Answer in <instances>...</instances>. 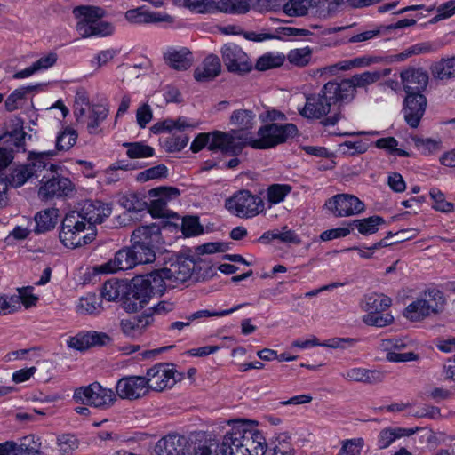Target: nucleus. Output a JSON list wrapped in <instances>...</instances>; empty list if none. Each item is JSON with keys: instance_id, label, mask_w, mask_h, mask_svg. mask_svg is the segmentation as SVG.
Segmentation results:
<instances>
[{"instance_id": "nucleus-1", "label": "nucleus", "mask_w": 455, "mask_h": 455, "mask_svg": "<svg viewBox=\"0 0 455 455\" xmlns=\"http://www.w3.org/2000/svg\"><path fill=\"white\" fill-rule=\"evenodd\" d=\"M226 455H264L265 439L251 423L238 420L233 423L223 437Z\"/></svg>"}, {"instance_id": "nucleus-2", "label": "nucleus", "mask_w": 455, "mask_h": 455, "mask_svg": "<svg viewBox=\"0 0 455 455\" xmlns=\"http://www.w3.org/2000/svg\"><path fill=\"white\" fill-rule=\"evenodd\" d=\"M132 290L124 302L127 311L140 310L155 295H162L169 288L163 269H157L132 279Z\"/></svg>"}, {"instance_id": "nucleus-3", "label": "nucleus", "mask_w": 455, "mask_h": 455, "mask_svg": "<svg viewBox=\"0 0 455 455\" xmlns=\"http://www.w3.org/2000/svg\"><path fill=\"white\" fill-rule=\"evenodd\" d=\"M156 259V249L132 243L130 247L119 250L113 259L101 266L105 273L127 270L140 264L152 263Z\"/></svg>"}, {"instance_id": "nucleus-4", "label": "nucleus", "mask_w": 455, "mask_h": 455, "mask_svg": "<svg viewBox=\"0 0 455 455\" xmlns=\"http://www.w3.org/2000/svg\"><path fill=\"white\" fill-rule=\"evenodd\" d=\"M104 13L105 12L97 6L81 5L74 8L73 14L78 20L76 23L78 34L84 38L110 35L113 27L101 20Z\"/></svg>"}, {"instance_id": "nucleus-5", "label": "nucleus", "mask_w": 455, "mask_h": 455, "mask_svg": "<svg viewBox=\"0 0 455 455\" xmlns=\"http://www.w3.org/2000/svg\"><path fill=\"white\" fill-rule=\"evenodd\" d=\"M297 133L298 129L293 124H270L259 129L257 138L246 136V143L256 149H267L285 142Z\"/></svg>"}, {"instance_id": "nucleus-6", "label": "nucleus", "mask_w": 455, "mask_h": 455, "mask_svg": "<svg viewBox=\"0 0 455 455\" xmlns=\"http://www.w3.org/2000/svg\"><path fill=\"white\" fill-rule=\"evenodd\" d=\"M445 299L442 291L429 289L404 309L403 315L411 321H421L432 315L441 313L444 308Z\"/></svg>"}, {"instance_id": "nucleus-7", "label": "nucleus", "mask_w": 455, "mask_h": 455, "mask_svg": "<svg viewBox=\"0 0 455 455\" xmlns=\"http://www.w3.org/2000/svg\"><path fill=\"white\" fill-rule=\"evenodd\" d=\"M108 108L103 104H91L85 95H77L75 101L74 113L76 120L85 124L90 134H99L102 130L101 123L108 116Z\"/></svg>"}, {"instance_id": "nucleus-8", "label": "nucleus", "mask_w": 455, "mask_h": 455, "mask_svg": "<svg viewBox=\"0 0 455 455\" xmlns=\"http://www.w3.org/2000/svg\"><path fill=\"white\" fill-rule=\"evenodd\" d=\"M225 206L232 214L243 219L256 217L265 211L263 199L246 189L240 190L227 199Z\"/></svg>"}, {"instance_id": "nucleus-9", "label": "nucleus", "mask_w": 455, "mask_h": 455, "mask_svg": "<svg viewBox=\"0 0 455 455\" xmlns=\"http://www.w3.org/2000/svg\"><path fill=\"white\" fill-rule=\"evenodd\" d=\"M86 227L79 220V214L76 212H69L66 214L62 228L60 232L61 243L68 248H76L90 243L95 237V232H90L85 235Z\"/></svg>"}, {"instance_id": "nucleus-10", "label": "nucleus", "mask_w": 455, "mask_h": 455, "mask_svg": "<svg viewBox=\"0 0 455 455\" xmlns=\"http://www.w3.org/2000/svg\"><path fill=\"white\" fill-rule=\"evenodd\" d=\"M73 399L81 404L106 409L114 403L116 397L112 389L103 387L98 382H93L76 388Z\"/></svg>"}, {"instance_id": "nucleus-11", "label": "nucleus", "mask_w": 455, "mask_h": 455, "mask_svg": "<svg viewBox=\"0 0 455 455\" xmlns=\"http://www.w3.org/2000/svg\"><path fill=\"white\" fill-rule=\"evenodd\" d=\"M245 145H247L246 136L244 138L238 136L235 131L228 132L214 131L211 132V142L208 149L211 151L219 150L230 156H237Z\"/></svg>"}, {"instance_id": "nucleus-12", "label": "nucleus", "mask_w": 455, "mask_h": 455, "mask_svg": "<svg viewBox=\"0 0 455 455\" xmlns=\"http://www.w3.org/2000/svg\"><path fill=\"white\" fill-rule=\"evenodd\" d=\"M220 53L222 61L229 72L245 74L252 69V62L239 45L226 44Z\"/></svg>"}, {"instance_id": "nucleus-13", "label": "nucleus", "mask_w": 455, "mask_h": 455, "mask_svg": "<svg viewBox=\"0 0 455 455\" xmlns=\"http://www.w3.org/2000/svg\"><path fill=\"white\" fill-rule=\"evenodd\" d=\"M177 371L168 363L156 364L147 371L146 380L148 390L163 391L172 387L177 382Z\"/></svg>"}, {"instance_id": "nucleus-14", "label": "nucleus", "mask_w": 455, "mask_h": 455, "mask_svg": "<svg viewBox=\"0 0 455 455\" xmlns=\"http://www.w3.org/2000/svg\"><path fill=\"white\" fill-rule=\"evenodd\" d=\"M327 208L337 217H349L364 212V204L356 196L339 194L326 203Z\"/></svg>"}, {"instance_id": "nucleus-15", "label": "nucleus", "mask_w": 455, "mask_h": 455, "mask_svg": "<svg viewBox=\"0 0 455 455\" xmlns=\"http://www.w3.org/2000/svg\"><path fill=\"white\" fill-rule=\"evenodd\" d=\"M149 194L153 199L147 204L148 212L155 218H169L172 211L167 208V202L177 197L180 195L179 190L175 188L160 187L151 189Z\"/></svg>"}, {"instance_id": "nucleus-16", "label": "nucleus", "mask_w": 455, "mask_h": 455, "mask_svg": "<svg viewBox=\"0 0 455 455\" xmlns=\"http://www.w3.org/2000/svg\"><path fill=\"white\" fill-rule=\"evenodd\" d=\"M75 212L79 214V220H82L85 227L88 226V229L92 232L95 224L101 223L111 214L112 207L101 201H87L80 211Z\"/></svg>"}, {"instance_id": "nucleus-17", "label": "nucleus", "mask_w": 455, "mask_h": 455, "mask_svg": "<svg viewBox=\"0 0 455 455\" xmlns=\"http://www.w3.org/2000/svg\"><path fill=\"white\" fill-rule=\"evenodd\" d=\"M145 377L128 376L119 379L116 385V395L122 399L136 400L148 392Z\"/></svg>"}, {"instance_id": "nucleus-18", "label": "nucleus", "mask_w": 455, "mask_h": 455, "mask_svg": "<svg viewBox=\"0 0 455 455\" xmlns=\"http://www.w3.org/2000/svg\"><path fill=\"white\" fill-rule=\"evenodd\" d=\"M195 268V262L190 259L179 258L169 267L162 268L169 288H175L188 281Z\"/></svg>"}, {"instance_id": "nucleus-19", "label": "nucleus", "mask_w": 455, "mask_h": 455, "mask_svg": "<svg viewBox=\"0 0 455 455\" xmlns=\"http://www.w3.org/2000/svg\"><path fill=\"white\" fill-rule=\"evenodd\" d=\"M409 344L403 339H383L380 348L386 352V359L393 363L416 361L419 355L413 351H407Z\"/></svg>"}, {"instance_id": "nucleus-20", "label": "nucleus", "mask_w": 455, "mask_h": 455, "mask_svg": "<svg viewBox=\"0 0 455 455\" xmlns=\"http://www.w3.org/2000/svg\"><path fill=\"white\" fill-rule=\"evenodd\" d=\"M54 156L53 151L45 152H30L27 160V165L35 172L34 177L39 178L42 176V181L48 177L57 172L58 166L55 165L52 157Z\"/></svg>"}, {"instance_id": "nucleus-21", "label": "nucleus", "mask_w": 455, "mask_h": 455, "mask_svg": "<svg viewBox=\"0 0 455 455\" xmlns=\"http://www.w3.org/2000/svg\"><path fill=\"white\" fill-rule=\"evenodd\" d=\"M331 104L325 96L323 90L318 93H313L306 98L305 106L299 109V114L311 119H320L331 111Z\"/></svg>"}, {"instance_id": "nucleus-22", "label": "nucleus", "mask_w": 455, "mask_h": 455, "mask_svg": "<svg viewBox=\"0 0 455 455\" xmlns=\"http://www.w3.org/2000/svg\"><path fill=\"white\" fill-rule=\"evenodd\" d=\"M427 99L422 93L407 94L404 99L403 115L406 123L412 128L419 126L425 113Z\"/></svg>"}, {"instance_id": "nucleus-23", "label": "nucleus", "mask_w": 455, "mask_h": 455, "mask_svg": "<svg viewBox=\"0 0 455 455\" xmlns=\"http://www.w3.org/2000/svg\"><path fill=\"white\" fill-rule=\"evenodd\" d=\"M73 190V184L70 180L63 177L48 175L46 181L43 182L38 190V196L43 200L52 197L67 196Z\"/></svg>"}, {"instance_id": "nucleus-24", "label": "nucleus", "mask_w": 455, "mask_h": 455, "mask_svg": "<svg viewBox=\"0 0 455 455\" xmlns=\"http://www.w3.org/2000/svg\"><path fill=\"white\" fill-rule=\"evenodd\" d=\"M325 96L332 105L347 104L355 98L354 89L347 79L340 82H328L323 88Z\"/></svg>"}, {"instance_id": "nucleus-25", "label": "nucleus", "mask_w": 455, "mask_h": 455, "mask_svg": "<svg viewBox=\"0 0 455 455\" xmlns=\"http://www.w3.org/2000/svg\"><path fill=\"white\" fill-rule=\"evenodd\" d=\"M401 81L407 94L422 93L428 84V74L421 68H409L400 74Z\"/></svg>"}, {"instance_id": "nucleus-26", "label": "nucleus", "mask_w": 455, "mask_h": 455, "mask_svg": "<svg viewBox=\"0 0 455 455\" xmlns=\"http://www.w3.org/2000/svg\"><path fill=\"white\" fill-rule=\"evenodd\" d=\"M110 341V338L104 332L86 331L80 332L68 340V346L76 350H84L92 346H103Z\"/></svg>"}, {"instance_id": "nucleus-27", "label": "nucleus", "mask_w": 455, "mask_h": 455, "mask_svg": "<svg viewBox=\"0 0 455 455\" xmlns=\"http://www.w3.org/2000/svg\"><path fill=\"white\" fill-rule=\"evenodd\" d=\"M161 239V229L156 224L140 226L131 235V242L156 249Z\"/></svg>"}, {"instance_id": "nucleus-28", "label": "nucleus", "mask_w": 455, "mask_h": 455, "mask_svg": "<svg viewBox=\"0 0 455 455\" xmlns=\"http://www.w3.org/2000/svg\"><path fill=\"white\" fill-rule=\"evenodd\" d=\"M341 376L348 381L377 384L383 381L385 373L377 370H368L358 367L345 371L341 373Z\"/></svg>"}, {"instance_id": "nucleus-29", "label": "nucleus", "mask_w": 455, "mask_h": 455, "mask_svg": "<svg viewBox=\"0 0 455 455\" xmlns=\"http://www.w3.org/2000/svg\"><path fill=\"white\" fill-rule=\"evenodd\" d=\"M185 443L182 436L168 435L156 443L154 451L157 455H180L183 453Z\"/></svg>"}, {"instance_id": "nucleus-30", "label": "nucleus", "mask_w": 455, "mask_h": 455, "mask_svg": "<svg viewBox=\"0 0 455 455\" xmlns=\"http://www.w3.org/2000/svg\"><path fill=\"white\" fill-rule=\"evenodd\" d=\"M167 64L176 70H187L193 63L191 52L186 47L170 48L164 53Z\"/></svg>"}, {"instance_id": "nucleus-31", "label": "nucleus", "mask_w": 455, "mask_h": 455, "mask_svg": "<svg viewBox=\"0 0 455 455\" xmlns=\"http://www.w3.org/2000/svg\"><path fill=\"white\" fill-rule=\"evenodd\" d=\"M220 71L221 64L219 57L211 54L195 69L194 77L198 82H206L218 76Z\"/></svg>"}, {"instance_id": "nucleus-32", "label": "nucleus", "mask_w": 455, "mask_h": 455, "mask_svg": "<svg viewBox=\"0 0 455 455\" xmlns=\"http://www.w3.org/2000/svg\"><path fill=\"white\" fill-rule=\"evenodd\" d=\"M430 72L433 78L440 81H450L455 78V55L447 56L432 63Z\"/></svg>"}, {"instance_id": "nucleus-33", "label": "nucleus", "mask_w": 455, "mask_h": 455, "mask_svg": "<svg viewBox=\"0 0 455 455\" xmlns=\"http://www.w3.org/2000/svg\"><path fill=\"white\" fill-rule=\"evenodd\" d=\"M125 18L130 22L135 24L172 21V17L170 15L154 12H148L143 10L142 8H137L127 11L125 13Z\"/></svg>"}, {"instance_id": "nucleus-34", "label": "nucleus", "mask_w": 455, "mask_h": 455, "mask_svg": "<svg viewBox=\"0 0 455 455\" xmlns=\"http://www.w3.org/2000/svg\"><path fill=\"white\" fill-rule=\"evenodd\" d=\"M391 73L390 68H384L380 70L366 71L362 74L355 75L351 78L347 79L354 89V93L356 92L357 87H365L371 84L376 83L379 79L389 76Z\"/></svg>"}, {"instance_id": "nucleus-35", "label": "nucleus", "mask_w": 455, "mask_h": 455, "mask_svg": "<svg viewBox=\"0 0 455 455\" xmlns=\"http://www.w3.org/2000/svg\"><path fill=\"white\" fill-rule=\"evenodd\" d=\"M150 323V317H131L121 320L120 326L123 333L130 338H137L140 336L147 326Z\"/></svg>"}, {"instance_id": "nucleus-36", "label": "nucleus", "mask_w": 455, "mask_h": 455, "mask_svg": "<svg viewBox=\"0 0 455 455\" xmlns=\"http://www.w3.org/2000/svg\"><path fill=\"white\" fill-rule=\"evenodd\" d=\"M102 310V299L95 293L81 297L76 304V312L82 315H98Z\"/></svg>"}, {"instance_id": "nucleus-37", "label": "nucleus", "mask_w": 455, "mask_h": 455, "mask_svg": "<svg viewBox=\"0 0 455 455\" xmlns=\"http://www.w3.org/2000/svg\"><path fill=\"white\" fill-rule=\"evenodd\" d=\"M196 127V124L191 122L186 117H179L176 120L173 119H166L162 122H158L155 124L151 127V131L154 133H160L164 132H172L173 130L177 131H184L187 129H194Z\"/></svg>"}, {"instance_id": "nucleus-38", "label": "nucleus", "mask_w": 455, "mask_h": 455, "mask_svg": "<svg viewBox=\"0 0 455 455\" xmlns=\"http://www.w3.org/2000/svg\"><path fill=\"white\" fill-rule=\"evenodd\" d=\"M392 300L384 294L371 293L364 297L361 308L365 312L385 311L390 307Z\"/></svg>"}, {"instance_id": "nucleus-39", "label": "nucleus", "mask_w": 455, "mask_h": 455, "mask_svg": "<svg viewBox=\"0 0 455 455\" xmlns=\"http://www.w3.org/2000/svg\"><path fill=\"white\" fill-rule=\"evenodd\" d=\"M58 221V210L49 208L35 216L36 232L44 233L55 227Z\"/></svg>"}, {"instance_id": "nucleus-40", "label": "nucleus", "mask_w": 455, "mask_h": 455, "mask_svg": "<svg viewBox=\"0 0 455 455\" xmlns=\"http://www.w3.org/2000/svg\"><path fill=\"white\" fill-rule=\"evenodd\" d=\"M292 187L289 184L275 183L269 185L266 189V198L268 207L283 202L286 196L291 192Z\"/></svg>"}, {"instance_id": "nucleus-41", "label": "nucleus", "mask_w": 455, "mask_h": 455, "mask_svg": "<svg viewBox=\"0 0 455 455\" xmlns=\"http://www.w3.org/2000/svg\"><path fill=\"white\" fill-rule=\"evenodd\" d=\"M273 6L280 5L284 0H267ZM285 14L291 17L304 16L307 13V0H287L283 5Z\"/></svg>"}, {"instance_id": "nucleus-42", "label": "nucleus", "mask_w": 455, "mask_h": 455, "mask_svg": "<svg viewBox=\"0 0 455 455\" xmlns=\"http://www.w3.org/2000/svg\"><path fill=\"white\" fill-rule=\"evenodd\" d=\"M191 455H226L223 442L220 443L215 438L206 439L195 445Z\"/></svg>"}, {"instance_id": "nucleus-43", "label": "nucleus", "mask_w": 455, "mask_h": 455, "mask_svg": "<svg viewBox=\"0 0 455 455\" xmlns=\"http://www.w3.org/2000/svg\"><path fill=\"white\" fill-rule=\"evenodd\" d=\"M41 84L23 86L14 90L5 100V108L9 112L18 109L22 103L26 95L35 90L40 88Z\"/></svg>"}, {"instance_id": "nucleus-44", "label": "nucleus", "mask_w": 455, "mask_h": 455, "mask_svg": "<svg viewBox=\"0 0 455 455\" xmlns=\"http://www.w3.org/2000/svg\"><path fill=\"white\" fill-rule=\"evenodd\" d=\"M256 115L249 109H238L232 113L230 124L241 131L251 129L255 124Z\"/></svg>"}, {"instance_id": "nucleus-45", "label": "nucleus", "mask_w": 455, "mask_h": 455, "mask_svg": "<svg viewBox=\"0 0 455 455\" xmlns=\"http://www.w3.org/2000/svg\"><path fill=\"white\" fill-rule=\"evenodd\" d=\"M413 431L401 427H387L380 431L378 436V446L379 449L387 448L397 438L409 435Z\"/></svg>"}, {"instance_id": "nucleus-46", "label": "nucleus", "mask_w": 455, "mask_h": 455, "mask_svg": "<svg viewBox=\"0 0 455 455\" xmlns=\"http://www.w3.org/2000/svg\"><path fill=\"white\" fill-rule=\"evenodd\" d=\"M244 306H245V304H240V305L233 307L230 309L220 310V311L209 310V309L198 310L196 312H194V313L187 315L185 317V319L189 320V321H191V323H193V322H202L210 317H223V316L228 315L237 311L238 309L242 308Z\"/></svg>"}, {"instance_id": "nucleus-47", "label": "nucleus", "mask_w": 455, "mask_h": 455, "mask_svg": "<svg viewBox=\"0 0 455 455\" xmlns=\"http://www.w3.org/2000/svg\"><path fill=\"white\" fill-rule=\"evenodd\" d=\"M384 224V220L379 216H371L365 219L355 220L351 225L355 226L360 234L368 235L376 233L379 227Z\"/></svg>"}, {"instance_id": "nucleus-48", "label": "nucleus", "mask_w": 455, "mask_h": 455, "mask_svg": "<svg viewBox=\"0 0 455 455\" xmlns=\"http://www.w3.org/2000/svg\"><path fill=\"white\" fill-rule=\"evenodd\" d=\"M13 455H41L38 451L39 444L35 440L34 435H28L20 440V443L12 442Z\"/></svg>"}, {"instance_id": "nucleus-49", "label": "nucleus", "mask_w": 455, "mask_h": 455, "mask_svg": "<svg viewBox=\"0 0 455 455\" xmlns=\"http://www.w3.org/2000/svg\"><path fill=\"white\" fill-rule=\"evenodd\" d=\"M313 50L307 46L291 50L287 54L289 62L296 67L303 68L307 66L312 59Z\"/></svg>"}, {"instance_id": "nucleus-50", "label": "nucleus", "mask_w": 455, "mask_h": 455, "mask_svg": "<svg viewBox=\"0 0 455 455\" xmlns=\"http://www.w3.org/2000/svg\"><path fill=\"white\" fill-rule=\"evenodd\" d=\"M284 60L283 54L267 52L257 60L255 68L259 71L278 68L283 64Z\"/></svg>"}, {"instance_id": "nucleus-51", "label": "nucleus", "mask_w": 455, "mask_h": 455, "mask_svg": "<svg viewBox=\"0 0 455 455\" xmlns=\"http://www.w3.org/2000/svg\"><path fill=\"white\" fill-rule=\"evenodd\" d=\"M35 172H33L27 164H21L12 170L8 179L9 184L14 188H20L23 186L29 179L33 178Z\"/></svg>"}, {"instance_id": "nucleus-52", "label": "nucleus", "mask_w": 455, "mask_h": 455, "mask_svg": "<svg viewBox=\"0 0 455 455\" xmlns=\"http://www.w3.org/2000/svg\"><path fill=\"white\" fill-rule=\"evenodd\" d=\"M393 321V315L389 313H384V311L368 312L363 317V322L365 324L379 328L391 324Z\"/></svg>"}, {"instance_id": "nucleus-53", "label": "nucleus", "mask_w": 455, "mask_h": 455, "mask_svg": "<svg viewBox=\"0 0 455 455\" xmlns=\"http://www.w3.org/2000/svg\"><path fill=\"white\" fill-rule=\"evenodd\" d=\"M124 147L127 148L126 155L129 158H145L154 155V148L142 142L124 143Z\"/></svg>"}, {"instance_id": "nucleus-54", "label": "nucleus", "mask_w": 455, "mask_h": 455, "mask_svg": "<svg viewBox=\"0 0 455 455\" xmlns=\"http://www.w3.org/2000/svg\"><path fill=\"white\" fill-rule=\"evenodd\" d=\"M119 204L129 212H138L147 208V203L132 193L123 195L119 199Z\"/></svg>"}, {"instance_id": "nucleus-55", "label": "nucleus", "mask_w": 455, "mask_h": 455, "mask_svg": "<svg viewBox=\"0 0 455 455\" xmlns=\"http://www.w3.org/2000/svg\"><path fill=\"white\" fill-rule=\"evenodd\" d=\"M371 61L366 58H355L353 60H347L339 61L336 64L331 65L325 68V70H328L331 73H335L337 71H345L349 70L357 67H365L370 65Z\"/></svg>"}, {"instance_id": "nucleus-56", "label": "nucleus", "mask_w": 455, "mask_h": 455, "mask_svg": "<svg viewBox=\"0 0 455 455\" xmlns=\"http://www.w3.org/2000/svg\"><path fill=\"white\" fill-rule=\"evenodd\" d=\"M76 140V132L71 128H65L56 139V148L60 151L68 150L75 145Z\"/></svg>"}, {"instance_id": "nucleus-57", "label": "nucleus", "mask_w": 455, "mask_h": 455, "mask_svg": "<svg viewBox=\"0 0 455 455\" xmlns=\"http://www.w3.org/2000/svg\"><path fill=\"white\" fill-rule=\"evenodd\" d=\"M429 195L434 202L433 208L435 211L445 213L451 212L454 211V204L451 202L446 201L444 195L439 189H431Z\"/></svg>"}, {"instance_id": "nucleus-58", "label": "nucleus", "mask_w": 455, "mask_h": 455, "mask_svg": "<svg viewBox=\"0 0 455 455\" xmlns=\"http://www.w3.org/2000/svg\"><path fill=\"white\" fill-rule=\"evenodd\" d=\"M220 10L230 13H244L249 11L250 5L246 0H222Z\"/></svg>"}, {"instance_id": "nucleus-59", "label": "nucleus", "mask_w": 455, "mask_h": 455, "mask_svg": "<svg viewBox=\"0 0 455 455\" xmlns=\"http://www.w3.org/2000/svg\"><path fill=\"white\" fill-rule=\"evenodd\" d=\"M375 145L378 148L385 149L390 154H395L399 156H408L409 153L397 148L398 141L394 137H386L379 139Z\"/></svg>"}, {"instance_id": "nucleus-60", "label": "nucleus", "mask_w": 455, "mask_h": 455, "mask_svg": "<svg viewBox=\"0 0 455 455\" xmlns=\"http://www.w3.org/2000/svg\"><path fill=\"white\" fill-rule=\"evenodd\" d=\"M364 445L363 438H353L342 441L338 455H360Z\"/></svg>"}, {"instance_id": "nucleus-61", "label": "nucleus", "mask_w": 455, "mask_h": 455, "mask_svg": "<svg viewBox=\"0 0 455 455\" xmlns=\"http://www.w3.org/2000/svg\"><path fill=\"white\" fill-rule=\"evenodd\" d=\"M273 455H294L290 437L280 435L273 441Z\"/></svg>"}, {"instance_id": "nucleus-62", "label": "nucleus", "mask_w": 455, "mask_h": 455, "mask_svg": "<svg viewBox=\"0 0 455 455\" xmlns=\"http://www.w3.org/2000/svg\"><path fill=\"white\" fill-rule=\"evenodd\" d=\"M123 285L117 281L105 282L101 289V297L108 301L117 299L122 294Z\"/></svg>"}, {"instance_id": "nucleus-63", "label": "nucleus", "mask_w": 455, "mask_h": 455, "mask_svg": "<svg viewBox=\"0 0 455 455\" xmlns=\"http://www.w3.org/2000/svg\"><path fill=\"white\" fill-rule=\"evenodd\" d=\"M167 175V168L164 164L148 168L137 175V180L145 182L150 180L160 179Z\"/></svg>"}, {"instance_id": "nucleus-64", "label": "nucleus", "mask_w": 455, "mask_h": 455, "mask_svg": "<svg viewBox=\"0 0 455 455\" xmlns=\"http://www.w3.org/2000/svg\"><path fill=\"white\" fill-rule=\"evenodd\" d=\"M357 341L358 340L354 338L335 337L322 342L321 347L344 350L355 347Z\"/></svg>"}]
</instances>
